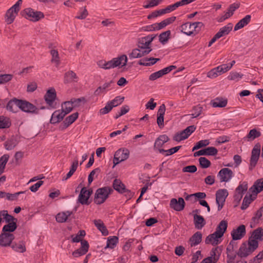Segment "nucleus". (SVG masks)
I'll use <instances>...</instances> for the list:
<instances>
[{"label": "nucleus", "mask_w": 263, "mask_h": 263, "mask_svg": "<svg viewBox=\"0 0 263 263\" xmlns=\"http://www.w3.org/2000/svg\"><path fill=\"white\" fill-rule=\"evenodd\" d=\"M170 35V30H167L161 33L159 36V42L162 44H165L168 41Z\"/></svg>", "instance_id": "de8ad7c7"}, {"label": "nucleus", "mask_w": 263, "mask_h": 263, "mask_svg": "<svg viewBox=\"0 0 263 263\" xmlns=\"http://www.w3.org/2000/svg\"><path fill=\"white\" fill-rule=\"evenodd\" d=\"M118 242V238L117 236H112L108 238L105 248H114Z\"/></svg>", "instance_id": "09e8293b"}, {"label": "nucleus", "mask_w": 263, "mask_h": 263, "mask_svg": "<svg viewBox=\"0 0 263 263\" xmlns=\"http://www.w3.org/2000/svg\"><path fill=\"white\" fill-rule=\"evenodd\" d=\"M247 190L248 184L246 182L240 183L235 191L234 195V201L237 203L239 202L243 195L246 193Z\"/></svg>", "instance_id": "9d476101"}, {"label": "nucleus", "mask_w": 263, "mask_h": 263, "mask_svg": "<svg viewBox=\"0 0 263 263\" xmlns=\"http://www.w3.org/2000/svg\"><path fill=\"white\" fill-rule=\"evenodd\" d=\"M13 77L11 74H0V84H5L10 81Z\"/></svg>", "instance_id": "5fc2aeb1"}, {"label": "nucleus", "mask_w": 263, "mask_h": 263, "mask_svg": "<svg viewBox=\"0 0 263 263\" xmlns=\"http://www.w3.org/2000/svg\"><path fill=\"white\" fill-rule=\"evenodd\" d=\"M14 239V236L13 234L3 232L0 234V246H9Z\"/></svg>", "instance_id": "4468645a"}, {"label": "nucleus", "mask_w": 263, "mask_h": 263, "mask_svg": "<svg viewBox=\"0 0 263 263\" xmlns=\"http://www.w3.org/2000/svg\"><path fill=\"white\" fill-rule=\"evenodd\" d=\"M11 247L14 251L18 252L23 253L26 251L25 245L22 242L18 243H13Z\"/></svg>", "instance_id": "3c124183"}, {"label": "nucleus", "mask_w": 263, "mask_h": 263, "mask_svg": "<svg viewBox=\"0 0 263 263\" xmlns=\"http://www.w3.org/2000/svg\"><path fill=\"white\" fill-rule=\"evenodd\" d=\"M258 246V242L254 239H249L248 242H243L241 244L238 251L237 255L241 258H246L251 254Z\"/></svg>", "instance_id": "f257e3e1"}, {"label": "nucleus", "mask_w": 263, "mask_h": 263, "mask_svg": "<svg viewBox=\"0 0 263 263\" xmlns=\"http://www.w3.org/2000/svg\"><path fill=\"white\" fill-rule=\"evenodd\" d=\"M228 195V192L226 189H220L216 192V201L218 205V211H220L223 208Z\"/></svg>", "instance_id": "6e6552de"}, {"label": "nucleus", "mask_w": 263, "mask_h": 263, "mask_svg": "<svg viewBox=\"0 0 263 263\" xmlns=\"http://www.w3.org/2000/svg\"><path fill=\"white\" fill-rule=\"evenodd\" d=\"M160 59L159 58H144L141 59L139 61L138 64L140 65L145 66H149L154 65L157 61H159Z\"/></svg>", "instance_id": "7c9ffc66"}, {"label": "nucleus", "mask_w": 263, "mask_h": 263, "mask_svg": "<svg viewBox=\"0 0 263 263\" xmlns=\"http://www.w3.org/2000/svg\"><path fill=\"white\" fill-rule=\"evenodd\" d=\"M228 227V223L225 220H222L220 222L215 231V234L218 235L219 237H222L224 233L227 230Z\"/></svg>", "instance_id": "bb28decb"}, {"label": "nucleus", "mask_w": 263, "mask_h": 263, "mask_svg": "<svg viewBox=\"0 0 263 263\" xmlns=\"http://www.w3.org/2000/svg\"><path fill=\"white\" fill-rule=\"evenodd\" d=\"M233 28V24L228 23L227 25L220 28L219 31L215 34L216 36L220 39L229 34Z\"/></svg>", "instance_id": "412c9836"}, {"label": "nucleus", "mask_w": 263, "mask_h": 263, "mask_svg": "<svg viewBox=\"0 0 263 263\" xmlns=\"http://www.w3.org/2000/svg\"><path fill=\"white\" fill-rule=\"evenodd\" d=\"M165 13L166 12L165 9L155 11L147 16V18L151 20Z\"/></svg>", "instance_id": "13d9d810"}, {"label": "nucleus", "mask_w": 263, "mask_h": 263, "mask_svg": "<svg viewBox=\"0 0 263 263\" xmlns=\"http://www.w3.org/2000/svg\"><path fill=\"white\" fill-rule=\"evenodd\" d=\"M218 151L214 147H208L204 149H202L199 150L194 154V157L199 156H215L217 154Z\"/></svg>", "instance_id": "6ab92c4d"}, {"label": "nucleus", "mask_w": 263, "mask_h": 263, "mask_svg": "<svg viewBox=\"0 0 263 263\" xmlns=\"http://www.w3.org/2000/svg\"><path fill=\"white\" fill-rule=\"evenodd\" d=\"M78 77L76 73L73 71H69L65 74L64 82L65 83H70L77 82Z\"/></svg>", "instance_id": "72a5a7b5"}, {"label": "nucleus", "mask_w": 263, "mask_h": 263, "mask_svg": "<svg viewBox=\"0 0 263 263\" xmlns=\"http://www.w3.org/2000/svg\"><path fill=\"white\" fill-rule=\"evenodd\" d=\"M112 191V189L108 186L97 189L95 195L94 202L97 204L104 203Z\"/></svg>", "instance_id": "f03ea898"}, {"label": "nucleus", "mask_w": 263, "mask_h": 263, "mask_svg": "<svg viewBox=\"0 0 263 263\" xmlns=\"http://www.w3.org/2000/svg\"><path fill=\"white\" fill-rule=\"evenodd\" d=\"M73 108V105L70 101L64 102L62 104L61 110L64 112L65 115L71 112Z\"/></svg>", "instance_id": "37998d69"}, {"label": "nucleus", "mask_w": 263, "mask_h": 263, "mask_svg": "<svg viewBox=\"0 0 263 263\" xmlns=\"http://www.w3.org/2000/svg\"><path fill=\"white\" fill-rule=\"evenodd\" d=\"M242 74L237 72H231L228 76V79L230 80L238 81L242 78Z\"/></svg>", "instance_id": "4d7b16f0"}, {"label": "nucleus", "mask_w": 263, "mask_h": 263, "mask_svg": "<svg viewBox=\"0 0 263 263\" xmlns=\"http://www.w3.org/2000/svg\"><path fill=\"white\" fill-rule=\"evenodd\" d=\"M221 75L219 71V70L217 69V67L211 69L207 74L208 77L213 79L217 77L218 76Z\"/></svg>", "instance_id": "774afa93"}, {"label": "nucleus", "mask_w": 263, "mask_h": 263, "mask_svg": "<svg viewBox=\"0 0 263 263\" xmlns=\"http://www.w3.org/2000/svg\"><path fill=\"white\" fill-rule=\"evenodd\" d=\"M165 111V106L164 104L160 106L158 112L157 123L158 126L161 127L164 125V115Z\"/></svg>", "instance_id": "4be33fe9"}, {"label": "nucleus", "mask_w": 263, "mask_h": 263, "mask_svg": "<svg viewBox=\"0 0 263 263\" xmlns=\"http://www.w3.org/2000/svg\"><path fill=\"white\" fill-rule=\"evenodd\" d=\"M260 153V145L256 144L254 146L251 153L250 159V164L251 166H255L258 161Z\"/></svg>", "instance_id": "a211bd4d"}, {"label": "nucleus", "mask_w": 263, "mask_h": 263, "mask_svg": "<svg viewBox=\"0 0 263 263\" xmlns=\"http://www.w3.org/2000/svg\"><path fill=\"white\" fill-rule=\"evenodd\" d=\"M251 20V15H247L243 18L241 19L234 26V30L237 31L238 30L245 26L248 25Z\"/></svg>", "instance_id": "b1692460"}, {"label": "nucleus", "mask_w": 263, "mask_h": 263, "mask_svg": "<svg viewBox=\"0 0 263 263\" xmlns=\"http://www.w3.org/2000/svg\"><path fill=\"white\" fill-rule=\"evenodd\" d=\"M18 104L19 109L24 112L35 114L39 112L40 109L28 101L20 100Z\"/></svg>", "instance_id": "0eeeda50"}, {"label": "nucleus", "mask_w": 263, "mask_h": 263, "mask_svg": "<svg viewBox=\"0 0 263 263\" xmlns=\"http://www.w3.org/2000/svg\"><path fill=\"white\" fill-rule=\"evenodd\" d=\"M199 162L201 167L203 168L210 167L211 164V162L205 157H200Z\"/></svg>", "instance_id": "bf43d9fd"}, {"label": "nucleus", "mask_w": 263, "mask_h": 263, "mask_svg": "<svg viewBox=\"0 0 263 263\" xmlns=\"http://www.w3.org/2000/svg\"><path fill=\"white\" fill-rule=\"evenodd\" d=\"M155 37V36H152L151 39L147 41V39L148 38V36H146L145 37L141 39L138 42L137 44L138 47H143L145 49H147V50H145L143 51L144 54L147 55L152 51V49L151 47V44Z\"/></svg>", "instance_id": "f8f14e48"}, {"label": "nucleus", "mask_w": 263, "mask_h": 263, "mask_svg": "<svg viewBox=\"0 0 263 263\" xmlns=\"http://www.w3.org/2000/svg\"><path fill=\"white\" fill-rule=\"evenodd\" d=\"M249 239H254L257 241V240H263V229L259 228L255 230L252 235V238Z\"/></svg>", "instance_id": "79ce46f5"}, {"label": "nucleus", "mask_w": 263, "mask_h": 263, "mask_svg": "<svg viewBox=\"0 0 263 263\" xmlns=\"http://www.w3.org/2000/svg\"><path fill=\"white\" fill-rule=\"evenodd\" d=\"M0 216H3L5 221L8 223L11 222L12 221L17 222V219L9 215L6 210L0 211Z\"/></svg>", "instance_id": "c03bdc74"}, {"label": "nucleus", "mask_w": 263, "mask_h": 263, "mask_svg": "<svg viewBox=\"0 0 263 263\" xmlns=\"http://www.w3.org/2000/svg\"><path fill=\"white\" fill-rule=\"evenodd\" d=\"M112 185L114 189L120 193H123L125 191V185L119 179H115Z\"/></svg>", "instance_id": "a19ab883"}, {"label": "nucleus", "mask_w": 263, "mask_h": 263, "mask_svg": "<svg viewBox=\"0 0 263 263\" xmlns=\"http://www.w3.org/2000/svg\"><path fill=\"white\" fill-rule=\"evenodd\" d=\"M92 192L91 190H87L85 187H83L79 196V201L82 204H88V200Z\"/></svg>", "instance_id": "f3484780"}, {"label": "nucleus", "mask_w": 263, "mask_h": 263, "mask_svg": "<svg viewBox=\"0 0 263 263\" xmlns=\"http://www.w3.org/2000/svg\"><path fill=\"white\" fill-rule=\"evenodd\" d=\"M193 111L194 113L191 115L192 118H197L201 115L202 111V107L199 105L195 106L193 108Z\"/></svg>", "instance_id": "e2e57ef3"}, {"label": "nucleus", "mask_w": 263, "mask_h": 263, "mask_svg": "<svg viewBox=\"0 0 263 263\" xmlns=\"http://www.w3.org/2000/svg\"><path fill=\"white\" fill-rule=\"evenodd\" d=\"M228 103L227 99L217 97L211 101V105L213 107H224Z\"/></svg>", "instance_id": "a878e982"}, {"label": "nucleus", "mask_w": 263, "mask_h": 263, "mask_svg": "<svg viewBox=\"0 0 263 263\" xmlns=\"http://www.w3.org/2000/svg\"><path fill=\"white\" fill-rule=\"evenodd\" d=\"M112 83V81L109 82L105 83L102 86L99 87L95 91V95L96 96H99L101 93L105 92L107 88L110 87V84Z\"/></svg>", "instance_id": "49530a36"}, {"label": "nucleus", "mask_w": 263, "mask_h": 263, "mask_svg": "<svg viewBox=\"0 0 263 263\" xmlns=\"http://www.w3.org/2000/svg\"><path fill=\"white\" fill-rule=\"evenodd\" d=\"M93 223L97 229L101 232L103 235L106 236L108 234V232L101 220H94Z\"/></svg>", "instance_id": "473e14b6"}, {"label": "nucleus", "mask_w": 263, "mask_h": 263, "mask_svg": "<svg viewBox=\"0 0 263 263\" xmlns=\"http://www.w3.org/2000/svg\"><path fill=\"white\" fill-rule=\"evenodd\" d=\"M18 99L14 98L10 100L6 106V108L8 110L12 112H16L19 109V102Z\"/></svg>", "instance_id": "5701e85b"}, {"label": "nucleus", "mask_w": 263, "mask_h": 263, "mask_svg": "<svg viewBox=\"0 0 263 263\" xmlns=\"http://www.w3.org/2000/svg\"><path fill=\"white\" fill-rule=\"evenodd\" d=\"M9 156L8 155H4L0 158V174L4 172V170L6 166V164L9 159Z\"/></svg>", "instance_id": "603ef678"}, {"label": "nucleus", "mask_w": 263, "mask_h": 263, "mask_svg": "<svg viewBox=\"0 0 263 263\" xmlns=\"http://www.w3.org/2000/svg\"><path fill=\"white\" fill-rule=\"evenodd\" d=\"M220 238L221 237L215 234V232H214L206 237L205 242L206 244H212L213 246H216L220 243L219 240Z\"/></svg>", "instance_id": "cd10ccee"}, {"label": "nucleus", "mask_w": 263, "mask_h": 263, "mask_svg": "<svg viewBox=\"0 0 263 263\" xmlns=\"http://www.w3.org/2000/svg\"><path fill=\"white\" fill-rule=\"evenodd\" d=\"M101 170L99 168H96L92 170L88 177V184H90L93 180V176L96 175L97 176L100 173Z\"/></svg>", "instance_id": "338daca9"}, {"label": "nucleus", "mask_w": 263, "mask_h": 263, "mask_svg": "<svg viewBox=\"0 0 263 263\" xmlns=\"http://www.w3.org/2000/svg\"><path fill=\"white\" fill-rule=\"evenodd\" d=\"M70 101L73 105V108L80 106L81 102L85 103L86 102L85 98L83 97L78 99L72 98L71 99Z\"/></svg>", "instance_id": "0e129e2a"}, {"label": "nucleus", "mask_w": 263, "mask_h": 263, "mask_svg": "<svg viewBox=\"0 0 263 263\" xmlns=\"http://www.w3.org/2000/svg\"><path fill=\"white\" fill-rule=\"evenodd\" d=\"M171 208L176 211L183 210L185 206V202L182 197H179L177 200L176 198H172L170 201Z\"/></svg>", "instance_id": "2eb2a0df"}, {"label": "nucleus", "mask_w": 263, "mask_h": 263, "mask_svg": "<svg viewBox=\"0 0 263 263\" xmlns=\"http://www.w3.org/2000/svg\"><path fill=\"white\" fill-rule=\"evenodd\" d=\"M193 27L192 23L187 22L181 25V31L187 35H191L194 32Z\"/></svg>", "instance_id": "c85d7f7f"}, {"label": "nucleus", "mask_w": 263, "mask_h": 263, "mask_svg": "<svg viewBox=\"0 0 263 263\" xmlns=\"http://www.w3.org/2000/svg\"><path fill=\"white\" fill-rule=\"evenodd\" d=\"M129 156V151L126 148H120L117 151L114 155L113 163L115 167L121 162L127 160Z\"/></svg>", "instance_id": "39448f33"}, {"label": "nucleus", "mask_w": 263, "mask_h": 263, "mask_svg": "<svg viewBox=\"0 0 263 263\" xmlns=\"http://www.w3.org/2000/svg\"><path fill=\"white\" fill-rule=\"evenodd\" d=\"M246 227L242 224L231 232V236L233 240H240L246 235Z\"/></svg>", "instance_id": "ddd939ff"}, {"label": "nucleus", "mask_w": 263, "mask_h": 263, "mask_svg": "<svg viewBox=\"0 0 263 263\" xmlns=\"http://www.w3.org/2000/svg\"><path fill=\"white\" fill-rule=\"evenodd\" d=\"M233 172L228 168H222L218 174L220 182H228L233 177Z\"/></svg>", "instance_id": "dca6fc26"}, {"label": "nucleus", "mask_w": 263, "mask_h": 263, "mask_svg": "<svg viewBox=\"0 0 263 263\" xmlns=\"http://www.w3.org/2000/svg\"><path fill=\"white\" fill-rule=\"evenodd\" d=\"M253 187L256 193H259L263 190V178L257 179L254 183Z\"/></svg>", "instance_id": "864d4df0"}, {"label": "nucleus", "mask_w": 263, "mask_h": 263, "mask_svg": "<svg viewBox=\"0 0 263 263\" xmlns=\"http://www.w3.org/2000/svg\"><path fill=\"white\" fill-rule=\"evenodd\" d=\"M11 125L9 120L3 116L0 117V129L8 128Z\"/></svg>", "instance_id": "680f3d73"}, {"label": "nucleus", "mask_w": 263, "mask_h": 263, "mask_svg": "<svg viewBox=\"0 0 263 263\" xmlns=\"http://www.w3.org/2000/svg\"><path fill=\"white\" fill-rule=\"evenodd\" d=\"M24 16L33 22L38 21L44 17V14L40 11H34L31 8L25 9L24 11Z\"/></svg>", "instance_id": "1a4fd4ad"}, {"label": "nucleus", "mask_w": 263, "mask_h": 263, "mask_svg": "<svg viewBox=\"0 0 263 263\" xmlns=\"http://www.w3.org/2000/svg\"><path fill=\"white\" fill-rule=\"evenodd\" d=\"M251 195H250L249 197H248L247 195H246L245 198H243L242 205L241 206V210H246L251 203L252 201V199L251 198Z\"/></svg>", "instance_id": "052dcab7"}, {"label": "nucleus", "mask_w": 263, "mask_h": 263, "mask_svg": "<svg viewBox=\"0 0 263 263\" xmlns=\"http://www.w3.org/2000/svg\"><path fill=\"white\" fill-rule=\"evenodd\" d=\"M127 62V57L125 54H122L118 57L113 58L105 63V69L114 68L118 66H125Z\"/></svg>", "instance_id": "20e7f679"}, {"label": "nucleus", "mask_w": 263, "mask_h": 263, "mask_svg": "<svg viewBox=\"0 0 263 263\" xmlns=\"http://www.w3.org/2000/svg\"><path fill=\"white\" fill-rule=\"evenodd\" d=\"M56 96V91L53 88L48 89L44 96V99L46 103L52 108H55L54 102L55 100Z\"/></svg>", "instance_id": "9b49d317"}, {"label": "nucleus", "mask_w": 263, "mask_h": 263, "mask_svg": "<svg viewBox=\"0 0 263 263\" xmlns=\"http://www.w3.org/2000/svg\"><path fill=\"white\" fill-rule=\"evenodd\" d=\"M22 4V0H18L14 5L7 10L5 14V21L8 24L13 23L20 10V6Z\"/></svg>", "instance_id": "7ed1b4c3"}, {"label": "nucleus", "mask_w": 263, "mask_h": 263, "mask_svg": "<svg viewBox=\"0 0 263 263\" xmlns=\"http://www.w3.org/2000/svg\"><path fill=\"white\" fill-rule=\"evenodd\" d=\"M169 139V138L165 135H160L155 141L154 148H161Z\"/></svg>", "instance_id": "c756f323"}, {"label": "nucleus", "mask_w": 263, "mask_h": 263, "mask_svg": "<svg viewBox=\"0 0 263 263\" xmlns=\"http://www.w3.org/2000/svg\"><path fill=\"white\" fill-rule=\"evenodd\" d=\"M260 136L261 133L259 131H258L256 129L254 128L250 130L245 138H246L248 141H252Z\"/></svg>", "instance_id": "f704fd0d"}, {"label": "nucleus", "mask_w": 263, "mask_h": 263, "mask_svg": "<svg viewBox=\"0 0 263 263\" xmlns=\"http://www.w3.org/2000/svg\"><path fill=\"white\" fill-rule=\"evenodd\" d=\"M196 129L194 125H191L180 133H176L173 137L174 141L180 142L187 139Z\"/></svg>", "instance_id": "423d86ee"}, {"label": "nucleus", "mask_w": 263, "mask_h": 263, "mask_svg": "<svg viewBox=\"0 0 263 263\" xmlns=\"http://www.w3.org/2000/svg\"><path fill=\"white\" fill-rule=\"evenodd\" d=\"M71 214V212L69 211L59 213L56 216V220L58 222H64L67 220L68 217L70 216Z\"/></svg>", "instance_id": "e433bc0d"}, {"label": "nucleus", "mask_w": 263, "mask_h": 263, "mask_svg": "<svg viewBox=\"0 0 263 263\" xmlns=\"http://www.w3.org/2000/svg\"><path fill=\"white\" fill-rule=\"evenodd\" d=\"M88 15V12L86 7H82L80 9L78 13V15L76 16V18L79 20H84L86 18Z\"/></svg>", "instance_id": "8fccbe9b"}, {"label": "nucleus", "mask_w": 263, "mask_h": 263, "mask_svg": "<svg viewBox=\"0 0 263 263\" xmlns=\"http://www.w3.org/2000/svg\"><path fill=\"white\" fill-rule=\"evenodd\" d=\"M17 228L16 222L12 221L11 222L8 223L7 224L5 225L3 228L2 231L3 232L10 233L14 232Z\"/></svg>", "instance_id": "58836bf2"}, {"label": "nucleus", "mask_w": 263, "mask_h": 263, "mask_svg": "<svg viewBox=\"0 0 263 263\" xmlns=\"http://www.w3.org/2000/svg\"><path fill=\"white\" fill-rule=\"evenodd\" d=\"M129 58L130 59L140 58L146 55L143 52H140V51L137 48L133 49L130 53L128 54Z\"/></svg>", "instance_id": "a18cd8bd"}, {"label": "nucleus", "mask_w": 263, "mask_h": 263, "mask_svg": "<svg viewBox=\"0 0 263 263\" xmlns=\"http://www.w3.org/2000/svg\"><path fill=\"white\" fill-rule=\"evenodd\" d=\"M50 52L52 56L51 62L54 64L55 66H59L60 64V60L58 50L55 49H51Z\"/></svg>", "instance_id": "4c0bfd02"}, {"label": "nucleus", "mask_w": 263, "mask_h": 263, "mask_svg": "<svg viewBox=\"0 0 263 263\" xmlns=\"http://www.w3.org/2000/svg\"><path fill=\"white\" fill-rule=\"evenodd\" d=\"M78 112H74L66 118L64 121V124L66 127H67L73 123L78 118Z\"/></svg>", "instance_id": "c9c22d12"}, {"label": "nucleus", "mask_w": 263, "mask_h": 263, "mask_svg": "<svg viewBox=\"0 0 263 263\" xmlns=\"http://www.w3.org/2000/svg\"><path fill=\"white\" fill-rule=\"evenodd\" d=\"M202 240V234L200 232H196L190 239L191 246L193 247L199 244Z\"/></svg>", "instance_id": "2f4dec72"}, {"label": "nucleus", "mask_w": 263, "mask_h": 263, "mask_svg": "<svg viewBox=\"0 0 263 263\" xmlns=\"http://www.w3.org/2000/svg\"><path fill=\"white\" fill-rule=\"evenodd\" d=\"M162 2V0H149L147 1L148 4L144 5L143 7L146 9L152 8L158 6Z\"/></svg>", "instance_id": "69168bd1"}, {"label": "nucleus", "mask_w": 263, "mask_h": 263, "mask_svg": "<svg viewBox=\"0 0 263 263\" xmlns=\"http://www.w3.org/2000/svg\"><path fill=\"white\" fill-rule=\"evenodd\" d=\"M194 223L196 229L201 230L206 224V222L204 218L197 214L194 215Z\"/></svg>", "instance_id": "393cba45"}, {"label": "nucleus", "mask_w": 263, "mask_h": 263, "mask_svg": "<svg viewBox=\"0 0 263 263\" xmlns=\"http://www.w3.org/2000/svg\"><path fill=\"white\" fill-rule=\"evenodd\" d=\"M124 99V97H121L120 96L116 97L112 100L108 102L112 107H116L118 105L121 104Z\"/></svg>", "instance_id": "6e6d98bb"}, {"label": "nucleus", "mask_w": 263, "mask_h": 263, "mask_svg": "<svg viewBox=\"0 0 263 263\" xmlns=\"http://www.w3.org/2000/svg\"><path fill=\"white\" fill-rule=\"evenodd\" d=\"M17 144V141L15 138L11 137L5 142V147L7 150L13 149Z\"/></svg>", "instance_id": "ea45409f"}, {"label": "nucleus", "mask_w": 263, "mask_h": 263, "mask_svg": "<svg viewBox=\"0 0 263 263\" xmlns=\"http://www.w3.org/2000/svg\"><path fill=\"white\" fill-rule=\"evenodd\" d=\"M66 115L61 110H57L52 114L50 122L54 124L60 122Z\"/></svg>", "instance_id": "aec40b11"}]
</instances>
